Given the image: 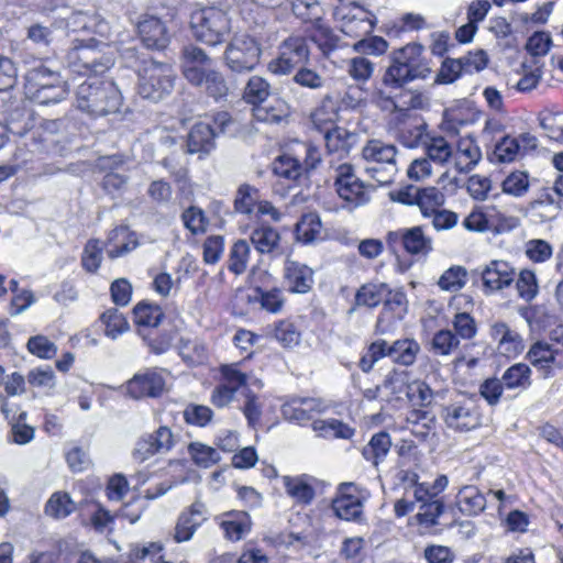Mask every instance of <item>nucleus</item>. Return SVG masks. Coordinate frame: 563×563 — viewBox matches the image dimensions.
Returning a JSON list of instances; mask_svg holds the SVG:
<instances>
[{
    "label": "nucleus",
    "instance_id": "obj_1",
    "mask_svg": "<svg viewBox=\"0 0 563 563\" xmlns=\"http://www.w3.org/2000/svg\"><path fill=\"white\" fill-rule=\"evenodd\" d=\"M66 59L73 73L90 76L76 89L77 108L93 117L117 113L123 101L120 89L112 80L97 77L108 71L114 64L111 46L100 44L95 38L87 43L75 41Z\"/></svg>",
    "mask_w": 563,
    "mask_h": 563
},
{
    "label": "nucleus",
    "instance_id": "obj_2",
    "mask_svg": "<svg viewBox=\"0 0 563 563\" xmlns=\"http://www.w3.org/2000/svg\"><path fill=\"white\" fill-rule=\"evenodd\" d=\"M389 64L382 76V85L389 90L402 89L406 85L426 79L431 67L423 57V46L410 43L390 53Z\"/></svg>",
    "mask_w": 563,
    "mask_h": 563
},
{
    "label": "nucleus",
    "instance_id": "obj_3",
    "mask_svg": "<svg viewBox=\"0 0 563 563\" xmlns=\"http://www.w3.org/2000/svg\"><path fill=\"white\" fill-rule=\"evenodd\" d=\"M211 58L195 45L183 49L181 70L184 77L194 86L202 88L210 97L219 100L227 96L228 86L223 75L209 68Z\"/></svg>",
    "mask_w": 563,
    "mask_h": 563
},
{
    "label": "nucleus",
    "instance_id": "obj_4",
    "mask_svg": "<svg viewBox=\"0 0 563 563\" xmlns=\"http://www.w3.org/2000/svg\"><path fill=\"white\" fill-rule=\"evenodd\" d=\"M190 26L195 38L209 46L223 43L231 31L227 12L217 7L195 10L190 16Z\"/></svg>",
    "mask_w": 563,
    "mask_h": 563
},
{
    "label": "nucleus",
    "instance_id": "obj_5",
    "mask_svg": "<svg viewBox=\"0 0 563 563\" xmlns=\"http://www.w3.org/2000/svg\"><path fill=\"white\" fill-rule=\"evenodd\" d=\"M262 47L258 41L247 34L234 35L224 51V64L232 71H252L260 63Z\"/></svg>",
    "mask_w": 563,
    "mask_h": 563
},
{
    "label": "nucleus",
    "instance_id": "obj_6",
    "mask_svg": "<svg viewBox=\"0 0 563 563\" xmlns=\"http://www.w3.org/2000/svg\"><path fill=\"white\" fill-rule=\"evenodd\" d=\"M174 82L175 73L170 65L151 62L140 73L139 93L156 102L172 92Z\"/></svg>",
    "mask_w": 563,
    "mask_h": 563
},
{
    "label": "nucleus",
    "instance_id": "obj_7",
    "mask_svg": "<svg viewBox=\"0 0 563 563\" xmlns=\"http://www.w3.org/2000/svg\"><path fill=\"white\" fill-rule=\"evenodd\" d=\"M440 416L445 427L454 432H468L482 424V413L472 397H460L441 409Z\"/></svg>",
    "mask_w": 563,
    "mask_h": 563
},
{
    "label": "nucleus",
    "instance_id": "obj_8",
    "mask_svg": "<svg viewBox=\"0 0 563 563\" xmlns=\"http://www.w3.org/2000/svg\"><path fill=\"white\" fill-rule=\"evenodd\" d=\"M334 188L346 207L355 209L366 205L371 197L367 185L354 173L351 164H340L334 168Z\"/></svg>",
    "mask_w": 563,
    "mask_h": 563
},
{
    "label": "nucleus",
    "instance_id": "obj_9",
    "mask_svg": "<svg viewBox=\"0 0 563 563\" xmlns=\"http://www.w3.org/2000/svg\"><path fill=\"white\" fill-rule=\"evenodd\" d=\"M386 242L393 252L404 250L412 256L426 257L433 251L432 238L424 233L421 225L389 231Z\"/></svg>",
    "mask_w": 563,
    "mask_h": 563
},
{
    "label": "nucleus",
    "instance_id": "obj_10",
    "mask_svg": "<svg viewBox=\"0 0 563 563\" xmlns=\"http://www.w3.org/2000/svg\"><path fill=\"white\" fill-rule=\"evenodd\" d=\"M310 51L307 40L299 35L289 36L279 46V54L268 63V70L275 75H287L308 62Z\"/></svg>",
    "mask_w": 563,
    "mask_h": 563
},
{
    "label": "nucleus",
    "instance_id": "obj_11",
    "mask_svg": "<svg viewBox=\"0 0 563 563\" xmlns=\"http://www.w3.org/2000/svg\"><path fill=\"white\" fill-rule=\"evenodd\" d=\"M178 438L170 428L161 426L151 433H145L137 439L132 456L143 463L156 454L168 453L177 443Z\"/></svg>",
    "mask_w": 563,
    "mask_h": 563
},
{
    "label": "nucleus",
    "instance_id": "obj_12",
    "mask_svg": "<svg viewBox=\"0 0 563 563\" xmlns=\"http://www.w3.org/2000/svg\"><path fill=\"white\" fill-rule=\"evenodd\" d=\"M333 14L341 22V31L351 37L372 33L375 27V16L355 3L336 7Z\"/></svg>",
    "mask_w": 563,
    "mask_h": 563
},
{
    "label": "nucleus",
    "instance_id": "obj_13",
    "mask_svg": "<svg viewBox=\"0 0 563 563\" xmlns=\"http://www.w3.org/2000/svg\"><path fill=\"white\" fill-rule=\"evenodd\" d=\"M398 139L407 147H416L423 143L427 123L424 120L408 109H401L394 117Z\"/></svg>",
    "mask_w": 563,
    "mask_h": 563
},
{
    "label": "nucleus",
    "instance_id": "obj_14",
    "mask_svg": "<svg viewBox=\"0 0 563 563\" xmlns=\"http://www.w3.org/2000/svg\"><path fill=\"white\" fill-rule=\"evenodd\" d=\"M517 272L510 263L494 260L481 272L485 292H497L509 288L515 282Z\"/></svg>",
    "mask_w": 563,
    "mask_h": 563
},
{
    "label": "nucleus",
    "instance_id": "obj_15",
    "mask_svg": "<svg viewBox=\"0 0 563 563\" xmlns=\"http://www.w3.org/2000/svg\"><path fill=\"white\" fill-rule=\"evenodd\" d=\"M527 356L543 377H549L552 375L553 367H563V344L536 342Z\"/></svg>",
    "mask_w": 563,
    "mask_h": 563
},
{
    "label": "nucleus",
    "instance_id": "obj_16",
    "mask_svg": "<svg viewBox=\"0 0 563 563\" xmlns=\"http://www.w3.org/2000/svg\"><path fill=\"white\" fill-rule=\"evenodd\" d=\"M165 385L166 382L162 372L157 369H146L135 374L126 383V391L135 399L144 397L155 398L164 391Z\"/></svg>",
    "mask_w": 563,
    "mask_h": 563
},
{
    "label": "nucleus",
    "instance_id": "obj_17",
    "mask_svg": "<svg viewBox=\"0 0 563 563\" xmlns=\"http://www.w3.org/2000/svg\"><path fill=\"white\" fill-rule=\"evenodd\" d=\"M489 335L496 343V351L503 356L514 358L525 350L521 334L503 321L490 325Z\"/></svg>",
    "mask_w": 563,
    "mask_h": 563
},
{
    "label": "nucleus",
    "instance_id": "obj_18",
    "mask_svg": "<svg viewBox=\"0 0 563 563\" xmlns=\"http://www.w3.org/2000/svg\"><path fill=\"white\" fill-rule=\"evenodd\" d=\"M353 483H342L338 487L336 497L332 500V510L343 520H357L362 516L363 505Z\"/></svg>",
    "mask_w": 563,
    "mask_h": 563
},
{
    "label": "nucleus",
    "instance_id": "obj_19",
    "mask_svg": "<svg viewBox=\"0 0 563 563\" xmlns=\"http://www.w3.org/2000/svg\"><path fill=\"white\" fill-rule=\"evenodd\" d=\"M482 150L472 135L461 136L453 146L452 164L457 173L472 172L482 159Z\"/></svg>",
    "mask_w": 563,
    "mask_h": 563
},
{
    "label": "nucleus",
    "instance_id": "obj_20",
    "mask_svg": "<svg viewBox=\"0 0 563 563\" xmlns=\"http://www.w3.org/2000/svg\"><path fill=\"white\" fill-rule=\"evenodd\" d=\"M207 519L208 512L205 504L198 500L191 504V506L187 510H184L178 517L174 533L175 541H189L197 528Z\"/></svg>",
    "mask_w": 563,
    "mask_h": 563
},
{
    "label": "nucleus",
    "instance_id": "obj_21",
    "mask_svg": "<svg viewBox=\"0 0 563 563\" xmlns=\"http://www.w3.org/2000/svg\"><path fill=\"white\" fill-rule=\"evenodd\" d=\"M322 410V402L314 398H292L282 406L284 419L297 424H305Z\"/></svg>",
    "mask_w": 563,
    "mask_h": 563
},
{
    "label": "nucleus",
    "instance_id": "obj_22",
    "mask_svg": "<svg viewBox=\"0 0 563 563\" xmlns=\"http://www.w3.org/2000/svg\"><path fill=\"white\" fill-rule=\"evenodd\" d=\"M284 279L290 292L306 294L313 285V271L305 264L288 258L284 266Z\"/></svg>",
    "mask_w": 563,
    "mask_h": 563
},
{
    "label": "nucleus",
    "instance_id": "obj_23",
    "mask_svg": "<svg viewBox=\"0 0 563 563\" xmlns=\"http://www.w3.org/2000/svg\"><path fill=\"white\" fill-rule=\"evenodd\" d=\"M139 35L143 44L151 49H164L169 43V34L165 24L155 16H147L137 24Z\"/></svg>",
    "mask_w": 563,
    "mask_h": 563
},
{
    "label": "nucleus",
    "instance_id": "obj_24",
    "mask_svg": "<svg viewBox=\"0 0 563 563\" xmlns=\"http://www.w3.org/2000/svg\"><path fill=\"white\" fill-rule=\"evenodd\" d=\"M108 256L117 258L124 256L139 246L136 234L126 225H119L110 231L107 239Z\"/></svg>",
    "mask_w": 563,
    "mask_h": 563
},
{
    "label": "nucleus",
    "instance_id": "obj_25",
    "mask_svg": "<svg viewBox=\"0 0 563 563\" xmlns=\"http://www.w3.org/2000/svg\"><path fill=\"white\" fill-rule=\"evenodd\" d=\"M217 131L210 122L196 123L188 135L187 152L190 154H209L214 148Z\"/></svg>",
    "mask_w": 563,
    "mask_h": 563
},
{
    "label": "nucleus",
    "instance_id": "obj_26",
    "mask_svg": "<svg viewBox=\"0 0 563 563\" xmlns=\"http://www.w3.org/2000/svg\"><path fill=\"white\" fill-rule=\"evenodd\" d=\"M563 208L561 197H555L551 189L544 188L539 197L529 203L530 211L541 221H552L556 219Z\"/></svg>",
    "mask_w": 563,
    "mask_h": 563
},
{
    "label": "nucleus",
    "instance_id": "obj_27",
    "mask_svg": "<svg viewBox=\"0 0 563 563\" xmlns=\"http://www.w3.org/2000/svg\"><path fill=\"white\" fill-rule=\"evenodd\" d=\"M251 242L261 254L274 253L279 247V232L272 225L258 222L250 235Z\"/></svg>",
    "mask_w": 563,
    "mask_h": 563
},
{
    "label": "nucleus",
    "instance_id": "obj_28",
    "mask_svg": "<svg viewBox=\"0 0 563 563\" xmlns=\"http://www.w3.org/2000/svg\"><path fill=\"white\" fill-rule=\"evenodd\" d=\"M456 506L465 516H477L486 508V498L474 485L463 486L456 495Z\"/></svg>",
    "mask_w": 563,
    "mask_h": 563
},
{
    "label": "nucleus",
    "instance_id": "obj_29",
    "mask_svg": "<svg viewBox=\"0 0 563 563\" xmlns=\"http://www.w3.org/2000/svg\"><path fill=\"white\" fill-rule=\"evenodd\" d=\"M427 157L440 165L452 163L453 145L442 135L427 136L423 141Z\"/></svg>",
    "mask_w": 563,
    "mask_h": 563
},
{
    "label": "nucleus",
    "instance_id": "obj_30",
    "mask_svg": "<svg viewBox=\"0 0 563 563\" xmlns=\"http://www.w3.org/2000/svg\"><path fill=\"white\" fill-rule=\"evenodd\" d=\"M397 148L379 140H371L362 150V157L367 165L372 164H395Z\"/></svg>",
    "mask_w": 563,
    "mask_h": 563
},
{
    "label": "nucleus",
    "instance_id": "obj_31",
    "mask_svg": "<svg viewBox=\"0 0 563 563\" xmlns=\"http://www.w3.org/2000/svg\"><path fill=\"white\" fill-rule=\"evenodd\" d=\"M225 538L231 541H239L251 530V518L245 511H235L224 515L221 522Z\"/></svg>",
    "mask_w": 563,
    "mask_h": 563
},
{
    "label": "nucleus",
    "instance_id": "obj_32",
    "mask_svg": "<svg viewBox=\"0 0 563 563\" xmlns=\"http://www.w3.org/2000/svg\"><path fill=\"white\" fill-rule=\"evenodd\" d=\"M283 484L286 493L298 504H310L314 497V489L307 475L284 476Z\"/></svg>",
    "mask_w": 563,
    "mask_h": 563
},
{
    "label": "nucleus",
    "instance_id": "obj_33",
    "mask_svg": "<svg viewBox=\"0 0 563 563\" xmlns=\"http://www.w3.org/2000/svg\"><path fill=\"white\" fill-rule=\"evenodd\" d=\"M64 81L60 75L44 65L32 68L25 77V93Z\"/></svg>",
    "mask_w": 563,
    "mask_h": 563
},
{
    "label": "nucleus",
    "instance_id": "obj_34",
    "mask_svg": "<svg viewBox=\"0 0 563 563\" xmlns=\"http://www.w3.org/2000/svg\"><path fill=\"white\" fill-rule=\"evenodd\" d=\"M389 294V287L385 283H368L360 287L355 295L357 306L375 308Z\"/></svg>",
    "mask_w": 563,
    "mask_h": 563
},
{
    "label": "nucleus",
    "instance_id": "obj_35",
    "mask_svg": "<svg viewBox=\"0 0 563 563\" xmlns=\"http://www.w3.org/2000/svg\"><path fill=\"white\" fill-rule=\"evenodd\" d=\"M288 115V107L280 99H273L253 108L255 120L265 123H278Z\"/></svg>",
    "mask_w": 563,
    "mask_h": 563
},
{
    "label": "nucleus",
    "instance_id": "obj_36",
    "mask_svg": "<svg viewBox=\"0 0 563 563\" xmlns=\"http://www.w3.org/2000/svg\"><path fill=\"white\" fill-rule=\"evenodd\" d=\"M420 352L419 343L413 339L397 340L390 344V358L394 363L410 366Z\"/></svg>",
    "mask_w": 563,
    "mask_h": 563
},
{
    "label": "nucleus",
    "instance_id": "obj_37",
    "mask_svg": "<svg viewBox=\"0 0 563 563\" xmlns=\"http://www.w3.org/2000/svg\"><path fill=\"white\" fill-rule=\"evenodd\" d=\"M391 446L390 435L387 432H378L372 437L364 446L362 454L365 460L377 466L388 454Z\"/></svg>",
    "mask_w": 563,
    "mask_h": 563
},
{
    "label": "nucleus",
    "instance_id": "obj_38",
    "mask_svg": "<svg viewBox=\"0 0 563 563\" xmlns=\"http://www.w3.org/2000/svg\"><path fill=\"white\" fill-rule=\"evenodd\" d=\"M445 202L444 194L437 187H420L417 206L424 218H429Z\"/></svg>",
    "mask_w": 563,
    "mask_h": 563
},
{
    "label": "nucleus",
    "instance_id": "obj_39",
    "mask_svg": "<svg viewBox=\"0 0 563 563\" xmlns=\"http://www.w3.org/2000/svg\"><path fill=\"white\" fill-rule=\"evenodd\" d=\"M274 174L280 178L296 181L303 175L301 159L298 156L284 154L277 157L273 164Z\"/></svg>",
    "mask_w": 563,
    "mask_h": 563
},
{
    "label": "nucleus",
    "instance_id": "obj_40",
    "mask_svg": "<svg viewBox=\"0 0 563 563\" xmlns=\"http://www.w3.org/2000/svg\"><path fill=\"white\" fill-rule=\"evenodd\" d=\"M435 394L437 390L426 380L416 379L406 387L407 398L415 407L430 406L433 402Z\"/></svg>",
    "mask_w": 563,
    "mask_h": 563
},
{
    "label": "nucleus",
    "instance_id": "obj_41",
    "mask_svg": "<svg viewBox=\"0 0 563 563\" xmlns=\"http://www.w3.org/2000/svg\"><path fill=\"white\" fill-rule=\"evenodd\" d=\"M518 297L525 302L533 301L539 295V280L532 269L523 268L516 276Z\"/></svg>",
    "mask_w": 563,
    "mask_h": 563
},
{
    "label": "nucleus",
    "instance_id": "obj_42",
    "mask_svg": "<svg viewBox=\"0 0 563 563\" xmlns=\"http://www.w3.org/2000/svg\"><path fill=\"white\" fill-rule=\"evenodd\" d=\"M322 223L318 213L309 212L301 217L296 225L297 239L303 243H311L321 238Z\"/></svg>",
    "mask_w": 563,
    "mask_h": 563
},
{
    "label": "nucleus",
    "instance_id": "obj_43",
    "mask_svg": "<svg viewBox=\"0 0 563 563\" xmlns=\"http://www.w3.org/2000/svg\"><path fill=\"white\" fill-rule=\"evenodd\" d=\"M345 70L356 84L364 85L373 77L375 63L365 56H355L345 62Z\"/></svg>",
    "mask_w": 563,
    "mask_h": 563
},
{
    "label": "nucleus",
    "instance_id": "obj_44",
    "mask_svg": "<svg viewBox=\"0 0 563 563\" xmlns=\"http://www.w3.org/2000/svg\"><path fill=\"white\" fill-rule=\"evenodd\" d=\"M260 200V191L254 186L242 184L234 197V210L241 214H252Z\"/></svg>",
    "mask_w": 563,
    "mask_h": 563
},
{
    "label": "nucleus",
    "instance_id": "obj_45",
    "mask_svg": "<svg viewBox=\"0 0 563 563\" xmlns=\"http://www.w3.org/2000/svg\"><path fill=\"white\" fill-rule=\"evenodd\" d=\"M271 93V85L261 76H252L243 90V99L254 107L265 102Z\"/></svg>",
    "mask_w": 563,
    "mask_h": 563
},
{
    "label": "nucleus",
    "instance_id": "obj_46",
    "mask_svg": "<svg viewBox=\"0 0 563 563\" xmlns=\"http://www.w3.org/2000/svg\"><path fill=\"white\" fill-rule=\"evenodd\" d=\"M310 40L319 47L323 55H329L332 51L341 47V38L334 32L321 24L316 22L314 31L310 35Z\"/></svg>",
    "mask_w": 563,
    "mask_h": 563
},
{
    "label": "nucleus",
    "instance_id": "obj_47",
    "mask_svg": "<svg viewBox=\"0 0 563 563\" xmlns=\"http://www.w3.org/2000/svg\"><path fill=\"white\" fill-rule=\"evenodd\" d=\"M312 429L319 437L323 438L350 439L354 434L352 428L336 419L314 420Z\"/></svg>",
    "mask_w": 563,
    "mask_h": 563
},
{
    "label": "nucleus",
    "instance_id": "obj_48",
    "mask_svg": "<svg viewBox=\"0 0 563 563\" xmlns=\"http://www.w3.org/2000/svg\"><path fill=\"white\" fill-rule=\"evenodd\" d=\"M530 375L531 369L527 364L517 363L503 374L501 382L507 389H526L531 384Z\"/></svg>",
    "mask_w": 563,
    "mask_h": 563
},
{
    "label": "nucleus",
    "instance_id": "obj_49",
    "mask_svg": "<svg viewBox=\"0 0 563 563\" xmlns=\"http://www.w3.org/2000/svg\"><path fill=\"white\" fill-rule=\"evenodd\" d=\"M251 247L245 240H238L231 247L228 269L235 275L243 274L249 265Z\"/></svg>",
    "mask_w": 563,
    "mask_h": 563
},
{
    "label": "nucleus",
    "instance_id": "obj_50",
    "mask_svg": "<svg viewBox=\"0 0 563 563\" xmlns=\"http://www.w3.org/2000/svg\"><path fill=\"white\" fill-rule=\"evenodd\" d=\"M25 95L34 102L47 106L64 100L68 95V88L66 82L62 81Z\"/></svg>",
    "mask_w": 563,
    "mask_h": 563
},
{
    "label": "nucleus",
    "instance_id": "obj_51",
    "mask_svg": "<svg viewBox=\"0 0 563 563\" xmlns=\"http://www.w3.org/2000/svg\"><path fill=\"white\" fill-rule=\"evenodd\" d=\"M467 282V271L465 267L454 265L444 271L438 280V286L450 292H456L461 290Z\"/></svg>",
    "mask_w": 563,
    "mask_h": 563
},
{
    "label": "nucleus",
    "instance_id": "obj_52",
    "mask_svg": "<svg viewBox=\"0 0 563 563\" xmlns=\"http://www.w3.org/2000/svg\"><path fill=\"white\" fill-rule=\"evenodd\" d=\"M133 316L139 327L156 328L163 319V311L157 305L140 302L134 307Z\"/></svg>",
    "mask_w": 563,
    "mask_h": 563
},
{
    "label": "nucleus",
    "instance_id": "obj_53",
    "mask_svg": "<svg viewBox=\"0 0 563 563\" xmlns=\"http://www.w3.org/2000/svg\"><path fill=\"white\" fill-rule=\"evenodd\" d=\"M459 345L460 339L451 330L444 329L434 333L430 351L434 355L449 356Z\"/></svg>",
    "mask_w": 563,
    "mask_h": 563
},
{
    "label": "nucleus",
    "instance_id": "obj_54",
    "mask_svg": "<svg viewBox=\"0 0 563 563\" xmlns=\"http://www.w3.org/2000/svg\"><path fill=\"white\" fill-rule=\"evenodd\" d=\"M75 510V504L66 493H54L45 505V514L56 519L65 518Z\"/></svg>",
    "mask_w": 563,
    "mask_h": 563
},
{
    "label": "nucleus",
    "instance_id": "obj_55",
    "mask_svg": "<svg viewBox=\"0 0 563 563\" xmlns=\"http://www.w3.org/2000/svg\"><path fill=\"white\" fill-rule=\"evenodd\" d=\"M101 321L104 324L106 335L113 340L129 330V323L125 317L115 308L103 312Z\"/></svg>",
    "mask_w": 563,
    "mask_h": 563
},
{
    "label": "nucleus",
    "instance_id": "obj_56",
    "mask_svg": "<svg viewBox=\"0 0 563 563\" xmlns=\"http://www.w3.org/2000/svg\"><path fill=\"white\" fill-rule=\"evenodd\" d=\"M181 221L194 235L205 233L209 225V220L203 210L196 206H190L183 211Z\"/></svg>",
    "mask_w": 563,
    "mask_h": 563
},
{
    "label": "nucleus",
    "instance_id": "obj_57",
    "mask_svg": "<svg viewBox=\"0 0 563 563\" xmlns=\"http://www.w3.org/2000/svg\"><path fill=\"white\" fill-rule=\"evenodd\" d=\"M188 452L196 465L200 467H210L220 461L219 452L200 442H192L188 446Z\"/></svg>",
    "mask_w": 563,
    "mask_h": 563
},
{
    "label": "nucleus",
    "instance_id": "obj_58",
    "mask_svg": "<svg viewBox=\"0 0 563 563\" xmlns=\"http://www.w3.org/2000/svg\"><path fill=\"white\" fill-rule=\"evenodd\" d=\"M367 91L361 84L349 85L340 96V104L344 109L356 110L366 107Z\"/></svg>",
    "mask_w": 563,
    "mask_h": 563
},
{
    "label": "nucleus",
    "instance_id": "obj_59",
    "mask_svg": "<svg viewBox=\"0 0 563 563\" xmlns=\"http://www.w3.org/2000/svg\"><path fill=\"white\" fill-rule=\"evenodd\" d=\"M529 186V175L526 172H514L501 184L503 191L516 198L525 196Z\"/></svg>",
    "mask_w": 563,
    "mask_h": 563
},
{
    "label": "nucleus",
    "instance_id": "obj_60",
    "mask_svg": "<svg viewBox=\"0 0 563 563\" xmlns=\"http://www.w3.org/2000/svg\"><path fill=\"white\" fill-rule=\"evenodd\" d=\"M540 125L551 140L563 144V112H543L540 117Z\"/></svg>",
    "mask_w": 563,
    "mask_h": 563
},
{
    "label": "nucleus",
    "instance_id": "obj_61",
    "mask_svg": "<svg viewBox=\"0 0 563 563\" xmlns=\"http://www.w3.org/2000/svg\"><path fill=\"white\" fill-rule=\"evenodd\" d=\"M179 354L189 364L201 363L206 358V346L198 340L181 338L179 341Z\"/></svg>",
    "mask_w": 563,
    "mask_h": 563
},
{
    "label": "nucleus",
    "instance_id": "obj_62",
    "mask_svg": "<svg viewBox=\"0 0 563 563\" xmlns=\"http://www.w3.org/2000/svg\"><path fill=\"white\" fill-rule=\"evenodd\" d=\"M494 158L498 163H511L516 161L520 154V147L514 137L505 136L494 148Z\"/></svg>",
    "mask_w": 563,
    "mask_h": 563
},
{
    "label": "nucleus",
    "instance_id": "obj_63",
    "mask_svg": "<svg viewBox=\"0 0 563 563\" xmlns=\"http://www.w3.org/2000/svg\"><path fill=\"white\" fill-rule=\"evenodd\" d=\"M525 253L531 262L544 263L551 258L553 249L548 241L533 239L526 243Z\"/></svg>",
    "mask_w": 563,
    "mask_h": 563
},
{
    "label": "nucleus",
    "instance_id": "obj_64",
    "mask_svg": "<svg viewBox=\"0 0 563 563\" xmlns=\"http://www.w3.org/2000/svg\"><path fill=\"white\" fill-rule=\"evenodd\" d=\"M292 12L303 21L319 22L322 9L317 0H294Z\"/></svg>",
    "mask_w": 563,
    "mask_h": 563
}]
</instances>
